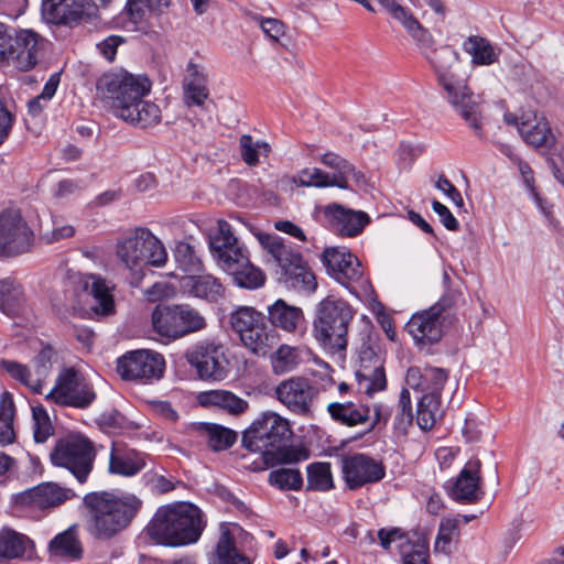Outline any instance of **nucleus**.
<instances>
[{
  "mask_svg": "<svg viewBox=\"0 0 564 564\" xmlns=\"http://www.w3.org/2000/svg\"><path fill=\"white\" fill-rule=\"evenodd\" d=\"M205 525L203 512L198 507L181 502L160 507L145 531L156 544L177 547L196 543Z\"/></svg>",
  "mask_w": 564,
  "mask_h": 564,
  "instance_id": "1",
  "label": "nucleus"
},
{
  "mask_svg": "<svg viewBox=\"0 0 564 564\" xmlns=\"http://www.w3.org/2000/svg\"><path fill=\"white\" fill-rule=\"evenodd\" d=\"M437 75L438 83L447 93L448 101L455 111L482 139L481 111L473 91L459 80L453 67L458 63L459 54L449 45L434 47L424 56Z\"/></svg>",
  "mask_w": 564,
  "mask_h": 564,
  "instance_id": "2",
  "label": "nucleus"
},
{
  "mask_svg": "<svg viewBox=\"0 0 564 564\" xmlns=\"http://www.w3.org/2000/svg\"><path fill=\"white\" fill-rule=\"evenodd\" d=\"M84 503L91 513L89 531L100 541L111 540L124 531L143 506L133 494L115 496L107 491L87 494Z\"/></svg>",
  "mask_w": 564,
  "mask_h": 564,
  "instance_id": "3",
  "label": "nucleus"
},
{
  "mask_svg": "<svg viewBox=\"0 0 564 564\" xmlns=\"http://www.w3.org/2000/svg\"><path fill=\"white\" fill-rule=\"evenodd\" d=\"M209 246L218 265L232 276L238 286L253 290L264 284V273L250 262L247 250L238 245L229 223L218 221V230L210 238Z\"/></svg>",
  "mask_w": 564,
  "mask_h": 564,
  "instance_id": "4",
  "label": "nucleus"
},
{
  "mask_svg": "<svg viewBox=\"0 0 564 564\" xmlns=\"http://www.w3.org/2000/svg\"><path fill=\"white\" fill-rule=\"evenodd\" d=\"M116 254L131 271L132 286H138L143 279L144 265L160 268L167 260V252L162 241L144 227H137L119 239L116 245Z\"/></svg>",
  "mask_w": 564,
  "mask_h": 564,
  "instance_id": "5",
  "label": "nucleus"
},
{
  "mask_svg": "<svg viewBox=\"0 0 564 564\" xmlns=\"http://www.w3.org/2000/svg\"><path fill=\"white\" fill-rule=\"evenodd\" d=\"M352 306L343 299L327 296L315 308L313 334L318 344L335 354L346 350L348 329L354 319Z\"/></svg>",
  "mask_w": 564,
  "mask_h": 564,
  "instance_id": "6",
  "label": "nucleus"
},
{
  "mask_svg": "<svg viewBox=\"0 0 564 564\" xmlns=\"http://www.w3.org/2000/svg\"><path fill=\"white\" fill-rule=\"evenodd\" d=\"M257 238L261 247L272 257L281 269V279L284 284L297 291H314L317 286L316 279L302 254L295 251L291 245L275 234H258Z\"/></svg>",
  "mask_w": 564,
  "mask_h": 564,
  "instance_id": "7",
  "label": "nucleus"
},
{
  "mask_svg": "<svg viewBox=\"0 0 564 564\" xmlns=\"http://www.w3.org/2000/svg\"><path fill=\"white\" fill-rule=\"evenodd\" d=\"M229 324L243 347L258 356H265L279 340L267 324L265 316L251 306H238L229 314Z\"/></svg>",
  "mask_w": 564,
  "mask_h": 564,
  "instance_id": "8",
  "label": "nucleus"
},
{
  "mask_svg": "<svg viewBox=\"0 0 564 564\" xmlns=\"http://www.w3.org/2000/svg\"><path fill=\"white\" fill-rule=\"evenodd\" d=\"M151 87L152 83L147 76L132 75L126 70L106 73L97 82V90L116 117L138 98L147 97Z\"/></svg>",
  "mask_w": 564,
  "mask_h": 564,
  "instance_id": "9",
  "label": "nucleus"
},
{
  "mask_svg": "<svg viewBox=\"0 0 564 564\" xmlns=\"http://www.w3.org/2000/svg\"><path fill=\"white\" fill-rule=\"evenodd\" d=\"M151 319L154 332L167 339H178L207 326L205 317L189 304L158 305Z\"/></svg>",
  "mask_w": 564,
  "mask_h": 564,
  "instance_id": "10",
  "label": "nucleus"
},
{
  "mask_svg": "<svg viewBox=\"0 0 564 564\" xmlns=\"http://www.w3.org/2000/svg\"><path fill=\"white\" fill-rule=\"evenodd\" d=\"M50 458L54 466L68 469L80 484H84L93 469L95 449L87 437L68 434L55 443Z\"/></svg>",
  "mask_w": 564,
  "mask_h": 564,
  "instance_id": "11",
  "label": "nucleus"
},
{
  "mask_svg": "<svg viewBox=\"0 0 564 564\" xmlns=\"http://www.w3.org/2000/svg\"><path fill=\"white\" fill-rule=\"evenodd\" d=\"M292 431L286 419L275 412L261 413L242 433V446L261 456L285 443Z\"/></svg>",
  "mask_w": 564,
  "mask_h": 564,
  "instance_id": "12",
  "label": "nucleus"
},
{
  "mask_svg": "<svg viewBox=\"0 0 564 564\" xmlns=\"http://www.w3.org/2000/svg\"><path fill=\"white\" fill-rule=\"evenodd\" d=\"M458 295L456 292H447L435 304L411 316L405 325V330L416 345H433L441 340L443 314L455 304Z\"/></svg>",
  "mask_w": 564,
  "mask_h": 564,
  "instance_id": "13",
  "label": "nucleus"
},
{
  "mask_svg": "<svg viewBox=\"0 0 564 564\" xmlns=\"http://www.w3.org/2000/svg\"><path fill=\"white\" fill-rule=\"evenodd\" d=\"M35 234L19 209L0 213V257L14 258L32 251Z\"/></svg>",
  "mask_w": 564,
  "mask_h": 564,
  "instance_id": "14",
  "label": "nucleus"
},
{
  "mask_svg": "<svg viewBox=\"0 0 564 564\" xmlns=\"http://www.w3.org/2000/svg\"><path fill=\"white\" fill-rule=\"evenodd\" d=\"M45 399L63 406L87 409L95 401L96 392L84 376L70 367L61 370Z\"/></svg>",
  "mask_w": 564,
  "mask_h": 564,
  "instance_id": "15",
  "label": "nucleus"
},
{
  "mask_svg": "<svg viewBox=\"0 0 564 564\" xmlns=\"http://www.w3.org/2000/svg\"><path fill=\"white\" fill-rule=\"evenodd\" d=\"M185 359L202 380L220 381L227 376L224 346L214 339H204L191 346Z\"/></svg>",
  "mask_w": 564,
  "mask_h": 564,
  "instance_id": "16",
  "label": "nucleus"
},
{
  "mask_svg": "<svg viewBox=\"0 0 564 564\" xmlns=\"http://www.w3.org/2000/svg\"><path fill=\"white\" fill-rule=\"evenodd\" d=\"M164 370L163 355L150 349L128 351L117 360V371L123 380L152 383L163 377Z\"/></svg>",
  "mask_w": 564,
  "mask_h": 564,
  "instance_id": "17",
  "label": "nucleus"
},
{
  "mask_svg": "<svg viewBox=\"0 0 564 564\" xmlns=\"http://www.w3.org/2000/svg\"><path fill=\"white\" fill-rule=\"evenodd\" d=\"M275 395L289 411L308 417L313 414L318 389L308 378L296 376L281 381L275 388Z\"/></svg>",
  "mask_w": 564,
  "mask_h": 564,
  "instance_id": "18",
  "label": "nucleus"
},
{
  "mask_svg": "<svg viewBox=\"0 0 564 564\" xmlns=\"http://www.w3.org/2000/svg\"><path fill=\"white\" fill-rule=\"evenodd\" d=\"M343 479L350 490L376 484L386 476L384 465L373 457L355 453L341 457Z\"/></svg>",
  "mask_w": 564,
  "mask_h": 564,
  "instance_id": "19",
  "label": "nucleus"
},
{
  "mask_svg": "<svg viewBox=\"0 0 564 564\" xmlns=\"http://www.w3.org/2000/svg\"><path fill=\"white\" fill-rule=\"evenodd\" d=\"M322 261L332 278L356 294L352 284L362 280L364 270L355 254L345 247H329L323 251Z\"/></svg>",
  "mask_w": 564,
  "mask_h": 564,
  "instance_id": "20",
  "label": "nucleus"
},
{
  "mask_svg": "<svg viewBox=\"0 0 564 564\" xmlns=\"http://www.w3.org/2000/svg\"><path fill=\"white\" fill-rule=\"evenodd\" d=\"M75 496L74 491L55 482H42L13 497L14 507L24 511L57 507Z\"/></svg>",
  "mask_w": 564,
  "mask_h": 564,
  "instance_id": "21",
  "label": "nucleus"
},
{
  "mask_svg": "<svg viewBox=\"0 0 564 564\" xmlns=\"http://www.w3.org/2000/svg\"><path fill=\"white\" fill-rule=\"evenodd\" d=\"M323 216L325 225L340 237H357L371 221L367 213L354 210L337 203L325 206Z\"/></svg>",
  "mask_w": 564,
  "mask_h": 564,
  "instance_id": "22",
  "label": "nucleus"
},
{
  "mask_svg": "<svg viewBox=\"0 0 564 564\" xmlns=\"http://www.w3.org/2000/svg\"><path fill=\"white\" fill-rule=\"evenodd\" d=\"M481 463L479 459L468 460L455 479L448 480L444 488L448 496L458 502L475 503L482 497Z\"/></svg>",
  "mask_w": 564,
  "mask_h": 564,
  "instance_id": "23",
  "label": "nucleus"
},
{
  "mask_svg": "<svg viewBox=\"0 0 564 564\" xmlns=\"http://www.w3.org/2000/svg\"><path fill=\"white\" fill-rule=\"evenodd\" d=\"M86 0H43L41 10L47 22L73 28L89 18Z\"/></svg>",
  "mask_w": 564,
  "mask_h": 564,
  "instance_id": "24",
  "label": "nucleus"
},
{
  "mask_svg": "<svg viewBox=\"0 0 564 564\" xmlns=\"http://www.w3.org/2000/svg\"><path fill=\"white\" fill-rule=\"evenodd\" d=\"M12 46L13 52L7 63L19 70L26 72L37 64L43 48V39L32 30H21L15 33Z\"/></svg>",
  "mask_w": 564,
  "mask_h": 564,
  "instance_id": "25",
  "label": "nucleus"
},
{
  "mask_svg": "<svg viewBox=\"0 0 564 564\" xmlns=\"http://www.w3.org/2000/svg\"><path fill=\"white\" fill-rule=\"evenodd\" d=\"M148 455L123 444L113 443L109 456V473L123 477H132L147 466Z\"/></svg>",
  "mask_w": 564,
  "mask_h": 564,
  "instance_id": "26",
  "label": "nucleus"
},
{
  "mask_svg": "<svg viewBox=\"0 0 564 564\" xmlns=\"http://www.w3.org/2000/svg\"><path fill=\"white\" fill-rule=\"evenodd\" d=\"M180 288L184 293L209 303H217L225 294L220 281L208 273L185 274L180 279Z\"/></svg>",
  "mask_w": 564,
  "mask_h": 564,
  "instance_id": "27",
  "label": "nucleus"
},
{
  "mask_svg": "<svg viewBox=\"0 0 564 564\" xmlns=\"http://www.w3.org/2000/svg\"><path fill=\"white\" fill-rule=\"evenodd\" d=\"M321 162L334 171L333 175H330V187L347 189L349 188L350 180H352L358 186H362L367 183L365 174L361 171H358L352 163L337 153H324L321 158Z\"/></svg>",
  "mask_w": 564,
  "mask_h": 564,
  "instance_id": "28",
  "label": "nucleus"
},
{
  "mask_svg": "<svg viewBox=\"0 0 564 564\" xmlns=\"http://www.w3.org/2000/svg\"><path fill=\"white\" fill-rule=\"evenodd\" d=\"M117 117L135 128L148 129L161 122L162 112L155 102L140 97Z\"/></svg>",
  "mask_w": 564,
  "mask_h": 564,
  "instance_id": "29",
  "label": "nucleus"
},
{
  "mask_svg": "<svg viewBox=\"0 0 564 564\" xmlns=\"http://www.w3.org/2000/svg\"><path fill=\"white\" fill-rule=\"evenodd\" d=\"M187 77L183 82V99L187 107H203L209 97L207 75L204 67L189 62L186 67Z\"/></svg>",
  "mask_w": 564,
  "mask_h": 564,
  "instance_id": "30",
  "label": "nucleus"
},
{
  "mask_svg": "<svg viewBox=\"0 0 564 564\" xmlns=\"http://www.w3.org/2000/svg\"><path fill=\"white\" fill-rule=\"evenodd\" d=\"M519 133L523 141L533 148H547L554 142V135L547 120L536 115L521 118Z\"/></svg>",
  "mask_w": 564,
  "mask_h": 564,
  "instance_id": "31",
  "label": "nucleus"
},
{
  "mask_svg": "<svg viewBox=\"0 0 564 564\" xmlns=\"http://www.w3.org/2000/svg\"><path fill=\"white\" fill-rule=\"evenodd\" d=\"M268 318L273 329L275 327L288 333H294L304 324L303 311L279 299L268 306Z\"/></svg>",
  "mask_w": 564,
  "mask_h": 564,
  "instance_id": "32",
  "label": "nucleus"
},
{
  "mask_svg": "<svg viewBox=\"0 0 564 564\" xmlns=\"http://www.w3.org/2000/svg\"><path fill=\"white\" fill-rule=\"evenodd\" d=\"M330 417L349 427L366 424L370 420V408L354 402H333L327 406Z\"/></svg>",
  "mask_w": 564,
  "mask_h": 564,
  "instance_id": "33",
  "label": "nucleus"
},
{
  "mask_svg": "<svg viewBox=\"0 0 564 564\" xmlns=\"http://www.w3.org/2000/svg\"><path fill=\"white\" fill-rule=\"evenodd\" d=\"M310 452L303 447L286 446L285 443L263 453L260 462H253V470H264L278 464H296L306 460Z\"/></svg>",
  "mask_w": 564,
  "mask_h": 564,
  "instance_id": "34",
  "label": "nucleus"
},
{
  "mask_svg": "<svg viewBox=\"0 0 564 564\" xmlns=\"http://www.w3.org/2000/svg\"><path fill=\"white\" fill-rule=\"evenodd\" d=\"M195 429L213 452L229 449L238 438L236 431L217 423L199 422Z\"/></svg>",
  "mask_w": 564,
  "mask_h": 564,
  "instance_id": "35",
  "label": "nucleus"
},
{
  "mask_svg": "<svg viewBox=\"0 0 564 564\" xmlns=\"http://www.w3.org/2000/svg\"><path fill=\"white\" fill-rule=\"evenodd\" d=\"M198 401L203 406H216L230 415H240L249 408V402L231 391L227 390H210L202 392Z\"/></svg>",
  "mask_w": 564,
  "mask_h": 564,
  "instance_id": "36",
  "label": "nucleus"
},
{
  "mask_svg": "<svg viewBox=\"0 0 564 564\" xmlns=\"http://www.w3.org/2000/svg\"><path fill=\"white\" fill-rule=\"evenodd\" d=\"M48 549L53 556L67 560H79L83 555V546L79 541L76 527H69L67 530L55 535L51 540Z\"/></svg>",
  "mask_w": 564,
  "mask_h": 564,
  "instance_id": "37",
  "label": "nucleus"
},
{
  "mask_svg": "<svg viewBox=\"0 0 564 564\" xmlns=\"http://www.w3.org/2000/svg\"><path fill=\"white\" fill-rule=\"evenodd\" d=\"M216 564H250L249 558L237 550L235 538L225 523L220 524V536L216 545Z\"/></svg>",
  "mask_w": 564,
  "mask_h": 564,
  "instance_id": "38",
  "label": "nucleus"
},
{
  "mask_svg": "<svg viewBox=\"0 0 564 564\" xmlns=\"http://www.w3.org/2000/svg\"><path fill=\"white\" fill-rule=\"evenodd\" d=\"M24 304L22 286L13 280L0 281V311L8 316L18 315Z\"/></svg>",
  "mask_w": 564,
  "mask_h": 564,
  "instance_id": "39",
  "label": "nucleus"
},
{
  "mask_svg": "<svg viewBox=\"0 0 564 564\" xmlns=\"http://www.w3.org/2000/svg\"><path fill=\"white\" fill-rule=\"evenodd\" d=\"M31 540L12 529H2L0 531V558H19L26 551Z\"/></svg>",
  "mask_w": 564,
  "mask_h": 564,
  "instance_id": "40",
  "label": "nucleus"
},
{
  "mask_svg": "<svg viewBox=\"0 0 564 564\" xmlns=\"http://www.w3.org/2000/svg\"><path fill=\"white\" fill-rule=\"evenodd\" d=\"M441 416V398L436 394H423L416 408V423L420 429L423 431L432 430Z\"/></svg>",
  "mask_w": 564,
  "mask_h": 564,
  "instance_id": "41",
  "label": "nucleus"
},
{
  "mask_svg": "<svg viewBox=\"0 0 564 564\" xmlns=\"http://www.w3.org/2000/svg\"><path fill=\"white\" fill-rule=\"evenodd\" d=\"M356 379L360 390H364L368 395L376 392L386 390L387 378L383 364L375 365V368H359L356 373Z\"/></svg>",
  "mask_w": 564,
  "mask_h": 564,
  "instance_id": "42",
  "label": "nucleus"
},
{
  "mask_svg": "<svg viewBox=\"0 0 564 564\" xmlns=\"http://www.w3.org/2000/svg\"><path fill=\"white\" fill-rule=\"evenodd\" d=\"M14 402L10 392L4 391L0 397V445L12 444L15 440L13 429Z\"/></svg>",
  "mask_w": 564,
  "mask_h": 564,
  "instance_id": "43",
  "label": "nucleus"
},
{
  "mask_svg": "<svg viewBox=\"0 0 564 564\" xmlns=\"http://www.w3.org/2000/svg\"><path fill=\"white\" fill-rule=\"evenodd\" d=\"M306 490L328 491L334 488L330 463L315 462L307 466Z\"/></svg>",
  "mask_w": 564,
  "mask_h": 564,
  "instance_id": "44",
  "label": "nucleus"
},
{
  "mask_svg": "<svg viewBox=\"0 0 564 564\" xmlns=\"http://www.w3.org/2000/svg\"><path fill=\"white\" fill-rule=\"evenodd\" d=\"M466 53L471 55L476 65H490L496 61V54L490 43L480 36H469L463 45Z\"/></svg>",
  "mask_w": 564,
  "mask_h": 564,
  "instance_id": "45",
  "label": "nucleus"
},
{
  "mask_svg": "<svg viewBox=\"0 0 564 564\" xmlns=\"http://www.w3.org/2000/svg\"><path fill=\"white\" fill-rule=\"evenodd\" d=\"M401 24L414 40L423 56L434 48L435 41L432 34L417 21L413 13L409 14Z\"/></svg>",
  "mask_w": 564,
  "mask_h": 564,
  "instance_id": "46",
  "label": "nucleus"
},
{
  "mask_svg": "<svg viewBox=\"0 0 564 564\" xmlns=\"http://www.w3.org/2000/svg\"><path fill=\"white\" fill-rule=\"evenodd\" d=\"M0 368L7 371L14 380L31 389L32 392L42 393V380L32 379L31 371L25 365L14 360L0 359Z\"/></svg>",
  "mask_w": 564,
  "mask_h": 564,
  "instance_id": "47",
  "label": "nucleus"
},
{
  "mask_svg": "<svg viewBox=\"0 0 564 564\" xmlns=\"http://www.w3.org/2000/svg\"><path fill=\"white\" fill-rule=\"evenodd\" d=\"M90 293L96 301L95 312L97 314L110 315L115 312L111 288L107 284L106 280L100 276H94Z\"/></svg>",
  "mask_w": 564,
  "mask_h": 564,
  "instance_id": "48",
  "label": "nucleus"
},
{
  "mask_svg": "<svg viewBox=\"0 0 564 564\" xmlns=\"http://www.w3.org/2000/svg\"><path fill=\"white\" fill-rule=\"evenodd\" d=\"M174 258L177 267L187 274L198 273L202 270V261L196 254L194 247L187 242L180 241L174 249Z\"/></svg>",
  "mask_w": 564,
  "mask_h": 564,
  "instance_id": "49",
  "label": "nucleus"
},
{
  "mask_svg": "<svg viewBox=\"0 0 564 564\" xmlns=\"http://www.w3.org/2000/svg\"><path fill=\"white\" fill-rule=\"evenodd\" d=\"M413 417L411 394L406 388H403L399 395L398 410L393 421L395 432L405 435L413 423Z\"/></svg>",
  "mask_w": 564,
  "mask_h": 564,
  "instance_id": "50",
  "label": "nucleus"
},
{
  "mask_svg": "<svg viewBox=\"0 0 564 564\" xmlns=\"http://www.w3.org/2000/svg\"><path fill=\"white\" fill-rule=\"evenodd\" d=\"M268 481L271 486L281 490H300L303 486V477L299 469L279 468L269 474Z\"/></svg>",
  "mask_w": 564,
  "mask_h": 564,
  "instance_id": "51",
  "label": "nucleus"
},
{
  "mask_svg": "<svg viewBox=\"0 0 564 564\" xmlns=\"http://www.w3.org/2000/svg\"><path fill=\"white\" fill-rule=\"evenodd\" d=\"M271 361L274 373L283 375L296 368L300 364V354L296 348L282 345L274 352Z\"/></svg>",
  "mask_w": 564,
  "mask_h": 564,
  "instance_id": "52",
  "label": "nucleus"
},
{
  "mask_svg": "<svg viewBox=\"0 0 564 564\" xmlns=\"http://www.w3.org/2000/svg\"><path fill=\"white\" fill-rule=\"evenodd\" d=\"M424 394H436L441 398L442 390L448 379V372L443 368H426L421 375Z\"/></svg>",
  "mask_w": 564,
  "mask_h": 564,
  "instance_id": "53",
  "label": "nucleus"
},
{
  "mask_svg": "<svg viewBox=\"0 0 564 564\" xmlns=\"http://www.w3.org/2000/svg\"><path fill=\"white\" fill-rule=\"evenodd\" d=\"M239 145L243 162L250 166H254L259 163V153L261 150L264 153L270 151V147L267 142H254L250 134H242L239 140Z\"/></svg>",
  "mask_w": 564,
  "mask_h": 564,
  "instance_id": "54",
  "label": "nucleus"
},
{
  "mask_svg": "<svg viewBox=\"0 0 564 564\" xmlns=\"http://www.w3.org/2000/svg\"><path fill=\"white\" fill-rule=\"evenodd\" d=\"M33 436L36 443H44L52 434L53 426L46 410L42 406L32 408Z\"/></svg>",
  "mask_w": 564,
  "mask_h": 564,
  "instance_id": "55",
  "label": "nucleus"
},
{
  "mask_svg": "<svg viewBox=\"0 0 564 564\" xmlns=\"http://www.w3.org/2000/svg\"><path fill=\"white\" fill-rule=\"evenodd\" d=\"M297 183L301 186L329 187L330 175L321 169H303L297 174Z\"/></svg>",
  "mask_w": 564,
  "mask_h": 564,
  "instance_id": "56",
  "label": "nucleus"
},
{
  "mask_svg": "<svg viewBox=\"0 0 564 564\" xmlns=\"http://www.w3.org/2000/svg\"><path fill=\"white\" fill-rule=\"evenodd\" d=\"M148 6L144 0H127L123 14L134 25L142 24L148 20Z\"/></svg>",
  "mask_w": 564,
  "mask_h": 564,
  "instance_id": "57",
  "label": "nucleus"
},
{
  "mask_svg": "<svg viewBox=\"0 0 564 564\" xmlns=\"http://www.w3.org/2000/svg\"><path fill=\"white\" fill-rule=\"evenodd\" d=\"M75 235V228L72 225H65L58 218L53 219V229L43 236L46 243H54L63 239L72 238Z\"/></svg>",
  "mask_w": 564,
  "mask_h": 564,
  "instance_id": "58",
  "label": "nucleus"
},
{
  "mask_svg": "<svg viewBox=\"0 0 564 564\" xmlns=\"http://www.w3.org/2000/svg\"><path fill=\"white\" fill-rule=\"evenodd\" d=\"M143 478L153 494L162 495L170 492L175 488V485L171 479L161 475L145 473Z\"/></svg>",
  "mask_w": 564,
  "mask_h": 564,
  "instance_id": "59",
  "label": "nucleus"
},
{
  "mask_svg": "<svg viewBox=\"0 0 564 564\" xmlns=\"http://www.w3.org/2000/svg\"><path fill=\"white\" fill-rule=\"evenodd\" d=\"M254 20L259 22L261 30L270 39L278 41L282 35H284L285 26L281 20L273 18H262L259 15L254 17Z\"/></svg>",
  "mask_w": 564,
  "mask_h": 564,
  "instance_id": "60",
  "label": "nucleus"
},
{
  "mask_svg": "<svg viewBox=\"0 0 564 564\" xmlns=\"http://www.w3.org/2000/svg\"><path fill=\"white\" fill-rule=\"evenodd\" d=\"M429 547L423 543L411 546V551L402 552V564H427Z\"/></svg>",
  "mask_w": 564,
  "mask_h": 564,
  "instance_id": "61",
  "label": "nucleus"
},
{
  "mask_svg": "<svg viewBox=\"0 0 564 564\" xmlns=\"http://www.w3.org/2000/svg\"><path fill=\"white\" fill-rule=\"evenodd\" d=\"M15 33L12 29L0 23V62H8L9 56L12 54V45L14 42Z\"/></svg>",
  "mask_w": 564,
  "mask_h": 564,
  "instance_id": "62",
  "label": "nucleus"
},
{
  "mask_svg": "<svg viewBox=\"0 0 564 564\" xmlns=\"http://www.w3.org/2000/svg\"><path fill=\"white\" fill-rule=\"evenodd\" d=\"M432 209L434 210V213L438 215L441 223L444 225L446 229L452 231L458 230V220L454 217V215L444 204L434 199L432 202Z\"/></svg>",
  "mask_w": 564,
  "mask_h": 564,
  "instance_id": "63",
  "label": "nucleus"
},
{
  "mask_svg": "<svg viewBox=\"0 0 564 564\" xmlns=\"http://www.w3.org/2000/svg\"><path fill=\"white\" fill-rule=\"evenodd\" d=\"M123 43V39L118 35H110L97 44L99 53L109 62H112L117 54L118 46Z\"/></svg>",
  "mask_w": 564,
  "mask_h": 564,
  "instance_id": "64",
  "label": "nucleus"
}]
</instances>
